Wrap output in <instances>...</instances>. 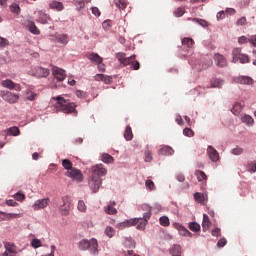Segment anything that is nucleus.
<instances>
[{"label":"nucleus","instance_id":"f257e3e1","mask_svg":"<svg viewBox=\"0 0 256 256\" xmlns=\"http://www.w3.org/2000/svg\"><path fill=\"white\" fill-rule=\"evenodd\" d=\"M52 99L56 101L55 108L57 111H61L62 113H74L75 117H77V104L69 102V100L61 96L53 97Z\"/></svg>","mask_w":256,"mask_h":256},{"label":"nucleus","instance_id":"f03ea898","mask_svg":"<svg viewBox=\"0 0 256 256\" xmlns=\"http://www.w3.org/2000/svg\"><path fill=\"white\" fill-rule=\"evenodd\" d=\"M146 209L147 212L144 213L143 218H131L126 220L127 227H133L137 225V229H139L140 231H145V227H147V224L151 219V207L146 206Z\"/></svg>","mask_w":256,"mask_h":256},{"label":"nucleus","instance_id":"7ed1b4c3","mask_svg":"<svg viewBox=\"0 0 256 256\" xmlns=\"http://www.w3.org/2000/svg\"><path fill=\"white\" fill-rule=\"evenodd\" d=\"M136 57V55L127 57L126 54L123 52L116 54V58L121 63V65H124V67L130 65L131 69H133L134 71H139V69L141 68V64H139V61L135 60Z\"/></svg>","mask_w":256,"mask_h":256},{"label":"nucleus","instance_id":"20e7f679","mask_svg":"<svg viewBox=\"0 0 256 256\" xmlns=\"http://www.w3.org/2000/svg\"><path fill=\"white\" fill-rule=\"evenodd\" d=\"M99 244L97 243V239L92 238L91 240L83 239L79 242L80 251L90 250V253L93 255H97L99 253Z\"/></svg>","mask_w":256,"mask_h":256},{"label":"nucleus","instance_id":"39448f33","mask_svg":"<svg viewBox=\"0 0 256 256\" xmlns=\"http://www.w3.org/2000/svg\"><path fill=\"white\" fill-rule=\"evenodd\" d=\"M249 63V56L241 53V48H235L232 51V63Z\"/></svg>","mask_w":256,"mask_h":256},{"label":"nucleus","instance_id":"423d86ee","mask_svg":"<svg viewBox=\"0 0 256 256\" xmlns=\"http://www.w3.org/2000/svg\"><path fill=\"white\" fill-rule=\"evenodd\" d=\"M31 73L33 77H37L38 79L49 77V74L51 73L49 69L43 68L41 66H35L32 68Z\"/></svg>","mask_w":256,"mask_h":256},{"label":"nucleus","instance_id":"0eeeda50","mask_svg":"<svg viewBox=\"0 0 256 256\" xmlns=\"http://www.w3.org/2000/svg\"><path fill=\"white\" fill-rule=\"evenodd\" d=\"M65 175L66 177L73 179V181H77V183L83 181V173L77 168H72L71 170L66 171Z\"/></svg>","mask_w":256,"mask_h":256},{"label":"nucleus","instance_id":"6e6552de","mask_svg":"<svg viewBox=\"0 0 256 256\" xmlns=\"http://www.w3.org/2000/svg\"><path fill=\"white\" fill-rule=\"evenodd\" d=\"M101 184L102 182L99 176H91L88 182V185L93 193H97V191H99V189L101 188Z\"/></svg>","mask_w":256,"mask_h":256},{"label":"nucleus","instance_id":"1a4fd4ad","mask_svg":"<svg viewBox=\"0 0 256 256\" xmlns=\"http://www.w3.org/2000/svg\"><path fill=\"white\" fill-rule=\"evenodd\" d=\"M105 175H107V169L103 164H97L92 167V176L99 177V179H101V177H105Z\"/></svg>","mask_w":256,"mask_h":256},{"label":"nucleus","instance_id":"9d476101","mask_svg":"<svg viewBox=\"0 0 256 256\" xmlns=\"http://www.w3.org/2000/svg\"><path fill=\"white\" fill-rule=\"evenodd\" d=\"M2 99H4V101H7V103H10V105H15V103H19V95L9 91L3 93Z\"/></svg>","mask_w":256,"mask_h":256},{"label":"nucleus","instance_id":"9b49d317","mask_svg":"<svg viewBox=\"0 0 256 256\" xmlns=\"http://www.w3.org/2000/svg\"><path fill=\"white\" fill-rule=\"evenodd\" d=\"M49 203H51V200L49 198L39 199L35 201V203L32 205V208L34 209V211L46 209V207H49Z\"/></svg>","mask_w":256,"mask_h":256},{"label":"nucleus","instance_id":"f8f14e48","mask_svg":"<svg viewBox=\"0 0 256 256\" xmlns=\"http://www.w3.org/2000/svg\"><path fill=\"white\" fill-rule=\"evenodd\" d=\"M62 201L63 205L60 206V212L62 215H68L69 211H71V198H69V196H64Z\"/></svg>","mask_w":256,"mask_h":256},{"label":"nucleus","instance_id":"ddd939ff","mask_svg":"<svg viewBox=\"0 0 256 256\" xmlns=\"http://www.w3.org/2000/svg\"><path fill=\"white\" fill-rule=\"evenodd\" d=\"M213 59L217 67H220L221 69H223L224 67H227V58H225L223 54L216 53L214 54Z\"/></svg>","mask_w":256,"mask_h":256},{"label":"nucleus","instance_id":"4468645a","mask_svg":"<svg viewBox=\"0 0 256 256\" xmlns=\"http://www.w3.org/2000/svg\"><path fill=\"white\" fill-rule=\"evenodd\" d=\"M1 86L5 89H9L10 91H13V89H18V91H21V86L19 84H15V82H13L11 79L2 80Z\"/></svg>","mask_w":256,"mask_h":256},{"label":"nucleus","instance_id":"2eb2a0df","mask_svg":"<svg viewBox=\"0 0 256 256\" xmlns=\"http://www.w3.org/2000/svg\"><path fill=\"white\" fill-rule=\"evenodd\" d=\"M53 76L57 81H65V77H67V74L65 73V70L54 66L52 69Z\"/></svg>","mask_w":256,"mask_h":256},{"label":"nucleus","instance_id":"dca6fc26","mask_svg":"<svg viewBox=\"0 0 256 256\" xmlns=\"http://www.w3.org/2000/svg\"><path fill=\"white\" fill-rule=\"evenodd\" d=\"M207 155L210 161H213V163H217V161H219V152H217V149H215V147L208 146Z\"/></svg>","mask_w":256,"mask_h":256},{"label":"nucleus","instance_id":"f3484780","mask_svg":"<svg viewBox=\"0 0 256 256\" xmlns=\"http://www.w3.org/2000/svg\"><path fill=\"white\" fill-rule=\"evenodd\" d=\"M174 229H177L180 235L184 237H191V232L185 228L181 223H174L173 224Z\"/></svg>","mask_w":256,"mask_h":256},{"label":"nucleus","instance_id":"a211bd4d","mask_svg":"<svg viewBox=\"0 0 256 256\" xmlns=\"http://www.w3.org/2000/svg\"><path fill=\"white\" fill-rule=\"evenodd\" d=\"M245 107V101L241 100L239 102H236L231 109V112L233 115H239L241 111H243V108Z\"/></svg>","mask_w":256,"mask_h":256},{"label":"nucleus","instance_id":"6ab92c4d","mask_svg":"<svg viewBox=\"0 0 256 256\" xmlns=\"http://www.w3.org/2000/svg\"><path fill=\"white\" fill-rule=\"evenodd\" d=\"M87 59H89V61H91L92 63H95L96 65L98 63H103V58L101 56H99V54L97 53H88L86 54Z\"/></svg>","mask_w":256,"mask_h":256},{"label":"nucleus","instance_id":"aec40b11","mask_svg":"<svg viewBox=\"0 0 256 256\" xmlns=\"http://www.w3.org/2000/svg\"><path fill=\"white\" fill-rule=\"evenodd\" d=\"M49 7H50V9H53L54 11H63V9H65L63 2H59L57 0L50 1Z\"/></svg>","mask_w":256,"mask_h":256},{"label":"nucleus","instance_id":"412c9836","mask_svg":"<svg viewBox=\"0 0 256 256\" xmlns=\"http://www.w3.org/2000/svg\"><path fill=\"white\" fill-rule=\"evenodd\" d=\"M236 83H240V85H253V78L249 76H239L236 78Z\"/></svg>","mask_w":256,"mask_h":256},{"label":"nucleus","instance_id":"4be33fe9","mask_svg":"<svg viewBox=\"0 0 256 256\" xmlns=\"http://www.w3.org/2000/svg\"><path fill=\"white\" fill-rule=\"evenodd\" d=\"M182 45L186 51L193 49V45H195V41L192 38L185 37L182 39Z\"/></svg>","mask_w":256,"mask_h":256},{"label":"nucleus","instance_id":"5701e85b","mask_svg":"<svg viewBox=\"0 0 256 256\" xmlns=\"http://www.w3.org/2000/svg\"><path fill=\"white\" fill-rule=\"evenodd\" d=\"M19 217H21V214L0 212V221H5L6 219H17Z\"/></svg>","mask_w":256,"mask_h":256},{"label":"nucleus","instance_id":"b1692460","mask_svg":"<svg viewBox=\"0 0 256 256\" xmlns=\"http://www.w3.org/2000/svg\"><path fill=\"white\" fill-rule=\"evenodd\" d=\"M170 255L172 256H183V250L181 249V246L180 245H173L171 248H170Z\"/></svg>","mask_w":256,"mask_h":256},{"label":"nucleus","instance_id":"393cba45","mask_svg":"<svg viewBox=\"0 0 256 256\" xmlns=\"http://www.w3.org/2000/svg\"><path fill=\"white\" fill-rule=\"evenodd\" d=\"M94 79L95 81H102L106 85H109V83H111V77L104 74H96L94 76Z\"/></svg>","mask_w":256,"mask_h":256},{"label":"nucleus","instance_id":"a878e982","mask_svg":"<svg viewBox=\"0 0 256 256\" xmlns=\"http://www.w3.org/2000/svg\"><path fill=\"white\" fill-rule=\"evenodd\" d=\"M174 150L170 146H162L159 151L158 155H173Z\"/></svg>","mask_w":256,"mask_h":256},{"label":"nucleus","instance_id":"bb28decb","mask_svg":"<svg viewBox=\"0 0 256 256\" xmlns=\"http://www.w3.org/2000/svg\"><path fill=\"white\" fill-rule=\"evenodd\" d=\"M57 43L67 45L69 43V36L67 34H59L55 37Z\"/></svg>","mask_w":256,"mask_h":256},{"label":"nucleus","instance_id":"cd10ccee","mask_svg":"<svg viewBox=\"0 0 256 256\" xmlns=\"http://www.w3.org/2000/svg\"><path fill=\"white\" fill-rule=\"evenodd\" d=\"M27 27H28L30 33H32L33 35H40L41 34V31L39 30L37 25H35V22H33V21L29 22Z\"/></svg>","mask_w":256,"mask_h":256},{"label":"nucleus","instance_id":"c85d7f7f","mask_svg":"<svg viewBox=\"0 0 256 256\" xmlns=\"http://www.w3.org/2000/svg\"><path fill=\"white\" fill-rule=\"evenodd\" d=\"M4 247L6 251L10 254H15L17 253V247H15V244L11 242H4Z\"/></svg>","mask_w":256,"mask_h":256},{"label":"nucleus","instance_id":"c756f323","mask_svg":"<svg viewBox=\"0 0 256 256\" xmlns=\"http://www.w3.org/2000/svg\"><path fill=\"white\" fill-rule=\"evenodd\" d=\"M210 87L211 88H217V89H221V87H223V80L219 79V78H213L210 81Z\"/></svg>","mask_w":256,"mask_h":256},{"label":"nucleus","instance_id":"7c9ffc66","mask_svg":"<svg viewBox=\"0 0 256 256\" xmlns=\"http://www.w3.org/2000/svg\"><path fill=\"white\" fill-rule=\"evenodd\" d=\"M202 227L204 231H207V229L211 227V220H209V216L207 214L203 215Z\"/></svg>","mask_w":256,"mask_h":256},{"label":"nucleus","instance_id":"2f4dec72","mask_svg":"<svg viewBox=\"0 0 256 256\" xmlns=\"http://www.w3.org/2000/svg\"><path fill=\"white\" fill-rule=\"evenodd\" d=\"M124 138L126 141H131L133 139V130L131 129V126H127L124 131Z\"/></svg>","mask_w":256,"mask_h":256},{"label":"nucleus","instance_id":"473e14b6","mask_svg":"<svg viewBox=\"0 0 256 256\" xmlns=\"http://www.w3.org/2000/svg\"><path fill=\"white\" fill-rule=\"evenodd\" d=\"M241 121L242 123H245L246 125H253V123H255V120H253V117H251L250 115H244L241 117Z\"/></svg>","mask_w":256,"mask_h":256},{"label":"nucleus","instance_id":"72a5a7b5","mask_svg":"<svg viewBox=\"0 0 256 256\" xmlns=\"http://www.w3.org/2000/svg\"><path fill=\"white\" fill-rule=\"evenodd\" d=\"M195 176L197 177L198 181H207V174L201 170H196L195 171Z\"/></svg>","mask_w":256,"mask_h":256},{"label":"nucleus","instance_id":"f704fd0d","mask_svg":"<svg viewBox=\"0 0 256 256\" xmlns=\"http://www.w3.org/2000/svg\"><path fill=\"white\" fill-rule=\"evenodd\" d=\"M62 167H64L66 171H71V169H74L73 162H71L69 159L62 160Z\"/></svg>","mask_w":256,"mask_h":256},{"label":"nucleus","instance_id":"c9c22d12","mask_svg":"<svg viewBox=\"0 0 256 256\" xmlns=\"http://www.w3.org/2000/svg\"><path fill=\"white\" fill-rule=\"evenodd\" d=\"M8 135H13V137H17V135H20L21 131L19 130V127L13 126L8 128L7 130Z\"/></svg>","mask_w":256,"mask_h":256},{"label":"nucleus","instance_id":"e433bc0d","mask_svg":"<svg viewBox=\"0 0 256 256\" xmlns=\"http://www.w3.org/2000/svg\"><path fill=\"white\" fill-rule=\"evenodd\" d=\"M101 161H103V163H113V161L115 160L113 159V156H111L110 154L103 153L101 155Z\"/></svg>","mask_w":256,"mask_h":256},{"label":"nucleus","instance_id":"4c0bfd02","mask_svg":"<svg viewBox=\"0 0 256 256\" xmlns=\"http://www.w3.org/2000/svg\"><path fill=\"white\" fill-rule=\"evenodd\" d=\"M37 98V93L33 92L31 89L26 90V99L28 101H35Z\"/></svg>","mask_w":256,"mask_h":256},{"label":"nucleus","instance_id":"58836bf2","mask_svg":"<svg viewBox=\"0 0 256 256\" xmlns=\"http://www.w3.org/2000/svg\"><path fill=\"white\" fill-rule=\"evenodd\" d=\"M144 155H145L146 163H151V161H153V154H151V150L149 149V146L146 147Z\"/></svg>","mask_w":256,"mask_h":256},{"label":"nucleus","instance_id":"ea45409f","mask_svg":"<svg viewBox=\"0 0 256 256\" xmlns=\"http://www.w3.org/2000/svg\"><path fill=\"white\" fill-rule=\"evenodd\" d=\"M114 3L116 7L122 11L127 7V2H125V0H114Z\"/></svg>","mask_w":256,"mask_h":256},{"label":"nucleus","instance_id":"a19ab883","mask_svg":"<svg viewBox=\"0 0 256 256\" xmlns=\"http://www.w3.org/2000/svg\"><path fill=\"white\" fill-rule=\"evenodd\" d=\"M190 231H193L194 233H197L198 231H201V225L197 222H192L189 224Z\"/></svg>","mask_w":256,"mask_h":256},{"label":"nucleus","instance_id":"79ce46f5","mask_svg":"<svg viewBox=\"0 0 256 256\" xmlns=\"http://www.w3.org/2000/svg\"><path fill=\"white\" fill-rule=\"evenodd\" d=\"M31 246L33 247V249H39V247H43V243L41 242V240L34 238L31 241Z\"/></svg>","mask_w":256,"mask_h":256},{"label":"nucleus","instance_id":"37998d69","mask_svg":"<svg viewBox=\"0 0 256 256\" xmlns=\"http://www.w3.org/2000/svg\"><path fill=\"white\" fill-rule=\"evenodd\" d=\"M194 199L197 203H203V201H205V194H201L199 192H196L194 194Z\"/></svg>","mask_w":256,"mask_h":256},{"label":"nucleus","instance_id":"c03bdc74","mask_svg":"<svg viewBox=\"0 0 256 256\" xmlns=\"http://www.w3.org/2000/svg\"><path fill=\"white\" fill-rule=\"evenodd\" d=\"M159 221H160V225H162V227H169V225H170L169 217H167V216L160 217Z\"/></svg>","mask_w":256,"mask_h":256},{"label":"nucleus","instance_id":"a18cd8bd","mask_svg":"<svg viewBox=\"0 0 256 256\" xmlns=\"http://www.w3.org/2000/svg\"><path fill=\"white\" fill-rule=\"evenodd\" d=\"M192 21H193L194 23L200 24L201 27H208V26H209V23H208L206 20H204V19L193 18Z\"/></svg>","mask_w":256,"mask_h":256},{"label":"nucleus","instance_id":"49530a36","mask_svg":"<svg viewBox=\"0 0 256 256\" xmlns=\"http://www.w3.org/2000/svg\"><path fill=\"white\" fill-rule=\"evenodd\" d=\"M105 211L108 215H115L117 213V209L111 205L105 207Z\"/></svg>","mask_w":256,"mask_h":256},{"label":"nucleus","instance_id":"de8ad7c7","mask_svg":"<svg viewBox=\"0 0 256 256\" xmlns=\"http://www.w3.org/2000/svg\"><path fill=\"white\" fill-rule=\"evenodd\" d=\"M78 211H81L82 213H85V211H87V205H85V201L80 200L78 202Z\"/></svg>","mask_w":256,"mask_h":256},{"label":"nucleus","instance_id":"09e8293b","mask_svg":"<svg viewBox=\"0 0 256 256\" xmlns=\"http://www.w3.org/2000/svg\"><path fill=\"white\" fill-rule=\"evenodd\" d=\"M174 15L176 17H183V15H185V8L183 7H179L174 11Z\"/></svg>","mask_w":256,"mask_h":256},{"label":"nucleus","instance_id":"8fccbe9b","mask_svg":"<svg viewBox=\"0 0 256 256\" xmlns=\"http://www.w3.org/2000/svg\"><path fill=\"white\" fill-rule=\"evenodd\" d=\"M145 185L149 191H155V182L153 180H146Z\"/></svg>","mask_w":256,"mask_h":256},{"label":"nucleus","instance_id":"3c124183","mask_svg":"<svg viewBox=\"0 0 256 256\" xmlns=\"http://www.w3.org/2000/svg\"><path fill=\"white\" fill-rule=\"evenodd\" d=\"M105 234L107 235V237H113L115 235V229L111 226H108L105 230Z\"/></svg>","mask_w":256,"mask_h":256},{"label":"nucleus","instance_id":"603ef678","mask_svg":"<svg viewBox=\"0 0 256 256\" xmlns=\"http://www.w3.org/2000/svg\"><path fill=\"white\" fill-rule=\"evenodd\" d=\"M183 135H185V137H194L195 132H193V130H191V128H184Z\"/></svg>","mask_w":256,"mask_h":256},{"label":"nucleus","instance_id":"864d4df0","mask_svg":"<svg viewBox=\"0 0 256 256\" xmlns=\"http://www.w3.org/2000/svg\"><path fill=\"white\" fill-rule=\"evenodd\" d=\"M11 13H15L16 15H19V12L21 11V8L17 4H12L10 6Z\"/></svg>","mask_w":256,"mask_h":256},{"label":"nucleus","instance_id":"5fc2aeb1","mask_svg":"<svg viewBox=\"0 0 256 256\" xmlns=\"http://www.w3.org/2000/svg\"><path fill=\"white\" fill-rule=\"evenodd\" d=\"M14 199H16V201H25V194L18 192L14 195Z\"/></svg>","mask_w":256,"mask_h":256},{"label":"nucleus","instance_id":"6e6d98bb","mask_svg":"<svg viewBox=\"0 0 256 256\" xmlns=\"http://www.w3.org/2000/svg\"><path fill=\"white\" fill-rule=\"evenodd\" d=\"M236 25L243 27L244 25H247V18L246 17H242L240 19L237 20Z\"/></svg>","mask_w":256,"mask_h":256},{"label":"nucleus","instance_id":"4d7b16f0","mask_svg":"<svg viewBox=\"0 0 256 256\" xmlns=\"http://www.w3.org/2000/svg\"><path fill=\"white\" fill-rule=\"evenodd\" d=\"M250 41H251V38H247L246 36H241L238 39V43H240V45H243L245 43H250Z\"/></svg>","mask_w":256,"mask_h":256},{"label":"nucleus","instance_id":"13d9d810","mask_svg":"<svg viewBox=\"0 0 256 256\" xmlns=\"http://www.w3.org/2000/svg\"><path fill=\"white\" fill-rule=\"evenodd\" d=\"M9 45V40L6 38L0 37V47L3 49Z\"/></svg>","mask_w":256,"mask_h":256},{"label":"nucleus","instance_id":"bf43d9fd","mask_svg":"<svg viewBox=\"0 0 256 256\" xmlns=\"http://www.w3.org/2000/svg\"><path fill=\"white\" fill-rule=\"evenodd\" d=\"M40 19V23H42V25H47L49 16H47V14H43L42 17L39 18Z\"/></svg>","mask_w":256,"mask_h":256},{"label":"nucleus","instance_id":"052dcab7","mask_svg":"<svg viewBox=\"0 0 256 256\" xmlns=\"http://www.w3.org/2000/svg\"><path fill=\"white\" fill-rule=\"evenodd\" d=\"M211 65H213V60L208 59V60L206 61V63H203L202 69H209V67H211Z\"/></svg>","mask_w":256,"mask_h":256},{"label":"nucleus","instance_id":"680f3d73","mask_svg":"<svg viewBox=\"0 0 256 256\" xmlns=\"http://www.w3.org/2000/svg\"><path fill=\"white\" fill-rule=\"evenodd\" d=\"M216 17H217V21H223V19H225V11L218 12Z\"/></svg>","mask_w":256,"mask_h":256},{"label":"nucleus","instance_id":"e2e57ef3","mask_svg":"<svg viewBox=\"0 0 256 256\" xmlns=\"http://www.w3.org/2000/svg\"><path fill=\"white\" fill-rule=\"evenodd\" d=\"M233 155H242L243 148L236 147L232 150Z\"/></svg>","mask_w":256,"mask_h":256},{"label":"nucleus","instance_id":"0e129e2a","mask_svg":"<svg viewBox=\"0 0 256 256\" xmlns=\"http://www.w3.org/2000/svg\"><path fill=\"white\" fill-rule=\"evenodd\" d=\"M227 245V239L225 238H221L218 243H217V246L218 247H225Z\"/></svg>","mask_w":256,"mask_h":256},{"label":"nucleus","instance_id":"69168bd1","mask_svg":"<svg viewBox=\"0 0 256 256\" xmlns=\"http://www.w3.org/2000/svg\"><path fill=\"white\" fill-rule=\"evenodd\" d=\"M116 227H117L118 229H121V230L127 229L128 226H127L126 220H125L124 222H121V223L117 224Z\"/></svg>","mask_w":256,"mask_h":256},{"label":"nucleus","instance_id":"338daca9","mask_svg":"<svg viewBox=\"0 0 256 256\" xmlns=\"http://www.w3.org/2000/svg\"><path fill=\"white\" fill-rule=\"evenodd\" d=\"M247 171H250L251 173H255L256 172V163L253 164L252 166L248 165L247 166Z\"/></svg>","mask_w":256,"mask_h":256},{"label":"nucleus","instance_id":"774afa93","mask_svg":"<svg viewBox=\"0 0 256 256\" xmlns=\"http://www.w3.org/2000/svg\"><path fill=\"white\" fill-rule=\"evenodd\" d=\"M250 43L253 47H256V35L250 37Z\"/></svg>","mask_w":256,"mask_h":256}]
</instances>
